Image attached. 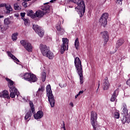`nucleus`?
Listing matches in <instances>:
<instances>
[{
    "mask_svg": "<svg viewBox=\"0 0 130 130\" xmlns=\"http://www.w3.org/2000/svg\"><path fill=\"white\" fill-rule=\"evenodd\" d=\"M69 105H70V106H72V107H74V103H73V102L70 103Z\"/></svg>",
    "mask_w": 130,
    "mask_h": 130,
    "instance_id": "nucleus-46",
    "label": "nucleus"
},
{
    "mask_svg": "<svg viewBox=\"0 0 130 130\" xmlns=\"http://www.w3.org/2000/svg\"><path fill=\"white\" fill-rule=\"evenodd\" d=\"M4 7H5L7 10L6 14H10L11 12H13V8H12V6L10 5L7 6L6 3L0 4V8H4Z\"/></svg>",
    "mask_w": 130,
    "mask_h": 130,
    "instance_id": "nucleus-15",
    "label": "nucleus"
},
{
    "mask_svg": "<svg viewBox=\"0 0 130 130\" xmlns=\"http://www.w3.org/2000/svg\"><path fill=\"white\" fill-rule=\"evenodd\" d=\"M23 2L27 3V2H30L29 0H23Z\"/></svg>",
    "mask_w": 130,
    "mask_h": 130,
    "instance_id": "nucleus-51",
    "label": "nucleus"
},
{
    "mask_svg": "<svg viewBox=\"0 0 130 130\" xmlns=\"http://www.w3.org/2000/svg\"><path fill=\"white\" fill-rule=\"evenodd\" d=\"M49 2L44 3L43 5L41 6V10L43 11L46 15H48L50 13V6L48 5Z\"/></svg>",
    "mask_w": 130,
    "mask_h": 130,
    "instance_id": "nucleus-10",
    "label": "nucleus"
},
{
    "mask_svg": "<svg viewBox=\"0 0 130 130\" xmlns=\"http://www.w3.org/2000/svg\"><path fill=\"white\" fill-rule=\"evenodd\" d=\"M29 2H30V1H31V0H29Z\"/></svg>",
    "mask_w": 130,
    "mask_h": 130,
    "instance_id": "nucleus-56",
    "label": "nucleus"
},
{
    "mask_svg": "<svg viewBox=\"0 0 130 130\" xmlns=\"http://www.w3.org/2000/svg\"><path fill=\"white\" fill-rule=\"evenodd\" d=\"M124 43V40L122 39H120L119 40L117 41V42L116 44V48H119L122 44Z\"/></svg>",
    "mask_w": 130,
    "mask_h": 130,
    "instance_id": "nucleus-25",
    "label": "nucleus"
},
{
    "mask_svg": "<svg viewBox=\"0 0 130 130\" xmlns=\"http://www.w3.org/2000/svg\"><path fill=\"white\" fill-rule=\"evenodd\" d=\"M2 18H4V16H3V15H0V19H2Z\"/></svg>",
    "mask_w": 130,
    "mask_h": 130,
    "instance_id": "nucleus-52",
    "label": "nucleus"
},
{
    "mask_svg": "<svg viewBox=\"0 0 130 130\" xmlns=\"http://www.w3.org/2000/svg\"><path fill=\"white\" fill-rule=\"evenodd\" d=\"M79 96H80L78 94H77L76 96H75V98L77 99L78 98V97H79Z\"/></svg>",
    "mask_w": 130,
    "mask_h": 130,
    "instance_id": "nucleus-50",
    "label": "nucleus"
},
{
    "mask_svg": "<svg viewBox=\"0 0 130 130\" xmlns=\"http://www.w3.org/2000/svg\"><path fill=\"white\" fill-rule=\"evenodd\" d=\"M11 23H12V21H10V18H5L4 19V24L6 26H9Z\"/></svg>",
    "mask_w": 130,
    "mask_h": 130,
    "instance_id": "nucleus-28",
    "label": "nucleus"
},
{
    "mask_svg": "<svg viewBox=\"0 0 130 130\" xmlns=\"http://www.w3.org/2000/svg\"><path fill=\"white\" fill-rule=\"evenodd\" d=\"M29 105H30L32 113H35V109H34V105H33V103H32V102H30Z\"/></svg>",
    "mask_w": 130,
    "mask_h": 130,
    "instance_id": "nucleus-31",
    "label": "nucleus"
},
{
    "mask_svg": "<svg viewBox=\"0 0 130 130\" xmlns=\"http://www.w3.org/2000/svg\"><path fill=\"white\" fill-rule=\"evenodd\" d=\"M126 84L127 86H130V79L126 81Z\"/></svg>",
    "mask_w": 130,
    "mask_h": 130,
    "instance_id": "nucleus-44",
    "label": "nucleus"
},
{
    "mask_svg": "<svg viewBox=\"0 0 130 130\" xmlns=\"http://www.w3.org/2000/svg\"><path fill=\"white\" fill-rule=\"evenodd\" d=\"M25 15H26V13H25V12L20 13V16L21 17V19H22V18H24V17H25Z\"/></svg>",
    "mask_w": 130,
    "mask_h": 130,
    "instance_id": "nucleus-39",
    "label": "nucleus"
},
{
    "mask_svg": "<svg viewBox=\"0 0 130 130\" xmlns=\"http://www.w3.org/2000/svg\"><path fill=\"white\" fill-rule=\"evenodd\" d=\"M32 113H33L31 111L27 112L24 117V119L26 120H27V119H31V116H32Z\"/></svg>",
    "mask_w": 130,
    "mask_h": 130,
    "instance_id": "nucleus-27",
    "label": "nucleus"
},
{
    "mask_svg": "<svg viewBox=\"0 0 130 130\" xmlns=\"http://www.w3.org/2000/svg\"><path fill=\"white\" fill-rule=\"evenodd\" d=\"M7 53L8 56H9L12 59H13V60H14V61H17V62H20V61L19 60V59H18V58H17V57H16V56H15L14 55H13L12 53H11V52L10 51H7Z\"/></svg>",
    "mask_w": 130,
    "mask_h": 130,
    "instance_id": "nucleus-23",
    "label": "nucleus"
},
{
    "mask_svg": "<svg viewBox=\"0 0 130 130\" xmlns=\"http://www.w3.org/2000/svg\"><path fill=\"white\" fill-rule=\"evenodd\" d=\"M9 29V25H4L0 23V31L2 33H4V31H7Z\"/></svg>",
    "mask_w": 130,
    "mask_h": 130,
    "instance_id": "nucleus-24",
    "label": "nucleus"
},
{
    "mask_svg": "<svg viewBox=\"0 0 130 130\" xmlns=\"http://www.w3.org/2000/svg\"><path fill=\"white\" fill-rule=\"evenodd\" d=\"M97 118H98L97 113L92 111L90 115V123L92 125L93 130H96L97 128Z\"/></svg>",
    "mask_w": 130,
    "mask_h": 130,
    "instance_id": "nucleus-6",
    "label": "nucleus"
},
{
    "mask_svg": "<svg viewBox=\"0 0 130 130\" xmlns=\"http://www.w3.org/2000/svg\"><path fill=\"white\" fill-rule=\"evenodd\" d=\"M20 1H21V0H17L18 2H20Z\"/></svg>",
    "mask_w": 130,
    "mask_h": 130,
    "instance_id": "nucleus-54",
    "label": "nucleus"
},
{
    "mask_svg": "<svg viewBox=\"0 0 130 130\" xmlns=\"http://www.w3.org/2000/svg\"><path fill=\"white\" fill-rule=\"evenodd\" d=\"M42 80L43 82H45L46 80V73L45 72H43L42 73Z\"/></svg>",
    "mask_w": 130,
    "mask_h": 130,
    "instance_id": "nucleus-35",
    "label": "nucleus"
},
{
    "mask_svg": "<svg viewBox=\"0 0 130 130\" xmlns=\"http://www.w3.org/2000/svg\"><path fill=\"white\" fill-rule=\"evenodd\" d=\"M19 76L22 78V79L25 80V81L29 82V83H35V82H37V80H38L36 75L30 73H21Z\"/></svg>",
    "mask_w": 130,
    "mask_h": 130,
    "instance_id": "nucleus-3",
    "label": "nucleus"
},
{
    "mask_svg": "<svg viewBox=\"0 0 130 130\" xmlns=\"http://www.w3.org/2000/svg\"><path fill=\"white\" fill-rule=\"evenodd\" d=\"M43 117V112L42 111H39L37 113L34 115V118L35 119H40Z\"/></svg>",
    "mask_w": 130,
    "mask_h": 130,
    "instance_id": "nucleus-20",
    "label": "nucleus"
},
{
    "mask_svg": "<svg viewBox=\"0 0 130 130\" xmlns=\"http://www.w3.org/2000/svg\"><path fill=\"white\" fill-rule=\"evenodd\" d=\"M15 17H17L18 18V17H19V15H15Z\"/></svg>",
    "mask_w": 130,
    "mask_h": 130,
    "instance_id": "nucleus-53",
    "label": "nucleus"
},
{
    "mask_svg": "<svg viewBox=\"0 0 130 130\" xmlns=\"http://www.w3.org/2000/svg\"><path fill=\"white\" fill-rule=\"evenodd\" d=\"M76 2L77 7L75 8V10L78 13L80 17L82 18L85 14V11H86L84 0H76Z\"/></svg>",
    "mask_w": 130,
    "mask_h": 130,
    "instance_id": "nucleus-2",
    "label": "nucleus"
},
{
    "mask_svg": "<svg viewBox=\"0 0 130 130\" xmlns=\"http://www.w3.org/2000/svg\"><path fill=\"white\" fill-rule=\"evenodd\" d=\"M32 29L40 37L42 38L43 36H44V30L42 29L41 26L37 24H34L32 25Z\"/></svg>",
    "mask_w": 130,
    "mask_h": 130,
    "instance_id": "nucleus-8",
    "label": "nucleus"
},
{
    "mask_svg": "<svg viewBox=\"0 0 130 130\" xmlns=\"http://www.w3.org/2000/svg\"><path fill=\"white\" fill-rule=\"evenodd\" d=\"M22 19L24 21V25L25 26H28V25H29V22H30V20H29V19H26L25 18H22Z\"/></svg>",
    "mask_w": 130,
    "mask_h": 130,
    "instance_id": "nucleus-34",
    "label": "nucleus"
},
{
    "mask_svg": "<svg viewBox=\"0 0 130 130\" xmlns=\"http://www.w3.org/2000/svg\"><path fill=\"white\" fill-rule=\"evenodd\" d=\"M20 44L24 46L25 49H33V47H32V45L31 43L28 42V41H25L24 40L20 41Z\"/></svg>",
    "mask_w": 130,
    "mask_h": 130,
    "instance_id": "nucleus-12",
    "label": "nucleus"
},
{
    "mask_svg": "<svg viewBox=\"0 0 130 130\" xmlns=\"http://www.w3.org/2000/svg\"><path fill=\"white\" fill-rule=\"evenodd\" d=\"M103 88L104 90H107L109 88V82L107 77H105L104 79Z\"/></svg>",
    "mask_w": 130,
    "mask_h": 130,
    "instance_id": "nucleus-18",
    "label": "nucleus"
},
{
    "mask_svg": "<svg viewBox=\"0 0 130 130\" xmlns=\"http://www.w3.org/2000/svg\"><path fill=\"white\" fill-rule=\"evenodd\" d=\"M27 51H28V52H31L32 49H27Z\"/></svg>",
    "mask_w": 130,
    "mask_h": 130,
    "instance_id": "nucleus-49",
    "label": "nucleus"
},
{
    "mask_svg": "<svg viewBox=\"0 0 130 130\" xmlns=\"http://www.w3.org/2000/svg\"><path fill=\"white\" fill-rule=\"evenodd\" d=\"M117 95H118V88L116 89L113 93V94L111 98V101L112 102H114V101H115V100L116 99V97H117Z\"/></svg>",
    "mask_w": 130,
    "mask_h": 130,
    "instance_id": "nucleus-21",
    "label": "nucleus"
},
{
    "mask_svg": "<svg viewBox=\"0 0 130 130\" xmlns=\"http://www.w3.org/2000/svg\"><path fill=\"white\" fill-rule=\"evenodd\" d=\"M99 85H98V89H97V90H96V92H98V89H99V87L100 86V82H99V84H98Z\"/></svg>",
    "mask_w": 130,
    "mask_h": 130,
    "instance_id": "nucleus-48",
    "label": "nucleus"
},
{
    "mask_svg": "<svg viewBox=\"0 0 130 130\" xmlns=\"http://www.w3.org/2000/svg\"><path fill=\"white\" fill-rule=\"evenodd\" d=\"M114 117H115V118H117V119L119 118V113H118V112H115L114 113Z\"/></svg>",
    "mask_w": 130,
    "mask_h": 130,
    "instance_id": "nucleus-36",
    "label": "nucleus"
},
{
    "mask_svg": "<svg viewBox=\"0 0 130 130\" xmlns=\"http://www.w3.org/2000/svg\"><path fill=\"white\" fill-rule=\"evenodd\" d=\"M0 97L2 98H5V99H10L9 91L5 90L0 92Z\"/></svg>",
    "mask_w": 130,
    "mask_h": 130,
    "instance_id": "nucleus-17",
    "label": "nucleus"
},
{
    "mask_svg": "<svg viewBox=\"0 0 130 130\" xmlns=\"http://www.w3.org/2000/svg\"><path fill=\"white\" fill-rule=\"evenodd\" d=\"M79 44H80V43L79 42V39L77 38L75 41L74 44V45L76 49H78V47H79Z\"/></svg>",
    "mask_w": 130,
    "mask_h": 130,
    "instance_id": "nucleus-33",
    "label": "nucleus"
},
{
    "mask_svg": "<svg viewBox=\"0 0 130 130\" xmlns=\"http://www.w3.org/2000/svg\"><path fill=\"white\" fill-rule=\"evenodd\" d=\"M44 90H45L44 87L40 86V87L39 88L38 92H43Z\"/></svg>",
    "mask_w": 130,
    "mask_h": 130,
    "instance_id": "nucleus-37",
    "label": "nucleus"
},
{
    "mask_svg": "<svg viewBox=\"0 0 130 130\" xmlns=\"http://www.w3.org/2000/svg\"><path fill=\"white\" fill-rule=\"evenodd\" d=\"M17 36H18V34L17 33H14L12 35V39L13 41H16V40L18 39V37Z\"/></svg>",
    "mask_w": 130,
    "mask_h": 130,
    "instance_id": "nucleus-32",
    "label": "nucleus"
},
{
    "mask_svg": "<svg viewBox=\"0 0 130 130\" xmlns=\"http://www.w3.org/2000/svg\"><path fill=\"white\" fill-rule=\"evenodd\" d=\"M109 17V14L108 13H103L100 19L99 23L103 27H106L107 25V20Z\"/></svg>",
    "mask_w": 130,
    "mask_h": 130,
    "instance_id": "nucleus-7",
    "label": "nucleus"
},
{
    "mask_svg": "<svg viewBox=\"0 0 130 130\" xmlns=\"http://www.w3.org/2000/svg\"><path fill=\"white\" fill-rule=\"evenodd\" d=\"M63 122V125H62L61 128H63V129H66V126L64 125V121H62Z\"/></svg>",
    "mask_w": 130,
    "mask_h": 130,
    "instance_id": "nucleus-43",
    "label": "nucleus"
},
{
    "mask_svg": "<svg viewBox=\"0 0 130 130\" xmlns=\"http://www.w3.org/2000/svg\"><path fill=\"white\" fill-rule=\"evenodd\" d=\"M62 44L60 49H69V39L63 38L62 39Z\"/></svg>",
    "mask_w": 130,
    "mask_h": 130,
    "instance_id": "nucleus-13",
    "label": "nucleus"
},
{
    "mask_svg": "<svg viewBox=\"0 0 130 130\" xmlns=\"http://www.w3.org/2000/svg\"><path fill=\"white\" fill-rule=\"evenodd\" d=\"M34 13V12H33V10H28L26 14L28 17H30L31 19H33V20H34V18H35L34 17V15H35V13Z\"/></svg>",
    "mask_w": 130,
    "mask_h": 130,
    "instance_id": "nucleus-26",
    "label": "nucleus"
},
{
    "mask_svg": "<svg viewBox=\"0 0 130 130\" xmlns=\"http://www.w3.org/2000/svg\"><path fill=\"white\" fill-rule=\"evenodd\" d=\"M115 52H116V50L114 49V50H113V51H110V54H113V53H115Z\"/></svg>",
    "mask_w": 130,
    "mask_h": 130,
    "instance_id": "nucleus-41",
    "label": "nucleus"
},
{
    "mask_svg": "<svg viewBox=\"0 0 130 130\" xmlns=\"http://www.w3.org/2000/svg\"><path fill=\"white\" fill-rule=\"evenodd\" d=\"M63 130H67V129H63Z\"/></svg>",
    "mask_w": 130,
    "mask_h": 130,
    "instance_id": "nucleus-55",
    "label": "nucleus"
},
{
    "mask_svg": "<svg viewBox=\"0 0 130 130\" xmlns=\"http://www.w3.org/2000/svg\"><path fill=\"white\" fill-rule=\"evenodd\" d=\"M103 39L105 41H108L109 40V36L108 35V32L107 31H104L101 32Z\"/></svg>",
    "mask_w": 130,
    "mask_h": 130,
    "instance_id": "nucleus-19",
    "label": "nucleus"
},
{
    "mask_svg": "<svg viewBox=\"0 0 130 130\" xmlns=\"http://www.w3.org/2000/svg\"><path fill=\"white\" fill-rule=\"evenodd\" d=\"M14 8L15 11H20L21 10V6H19V3H16L14 4Z\"/></svg>",
    "mask_w": 130,
    "mask_h": 130,
    "instance_id": "nucleus-29",
    "label": "nucleus"
},
{
    "mask_svg": "<svg viewBox=\"0 0 130 130\" xmlns=\"http://www.w3.org/2000/svg\"><path fill=\"white\" fill-rule=\"evenodd\" d=\"M74 64L76 68V72L80 77V84H83V83H84L83 80V67L82 66V61H81L80 58L74 56Z\"/></svg>",
    "mask_w": 130,
    "mask_h": 130,
    "instance_id": "nucleus-1",
    "label": "nucleus"
},
{
    "mask_svg": "<svg viewBox=\"0 0 130 130\" xmlns=\"http://www.w3.org/2000/svg\"><path fill=\"white\" fill-rule=\"evenodd\" d=\"M41 52L44 56H46L49 59H52L54 57L53 53L49 49H41Z\"/></svg>",
    "mask_w": 130,
    "mask_h": 130,
    "instance_id": "nucleus-9",
    "label": "nucleus"
},
{
    "mask_svg": "<svg viewBox=\"0 0 130 130\" xmlns=\"http://www.w3.org/2000/svg\"><path fill=\"white\" fill-rule=\"evenodd\" d=\"M44 15L46 14L42 11L40 10H37L35 13V15H34L35 21H39L41 18L43 17Z\"/></svg>",
    "mask_w": 130,
    "mask_h": 130,
    "instance_id": "nucleus-11",
    "label": "nucleus"
},
{
    "mask_svg": "<svg viewBox=\"0 0 130 130\" xmlns=\"http://www.w3.org/2000/svg\"><path fill=\"white\" fill-rule=\"evenodd\" d=\"M49 47H47L46 45L41 44L40 45V49H49Z\"/></svg>",
    "mask_w": 130,
    "mask_h": 130,
    "instance_id": "nucleus-30",
    "label": "nucleus"
},
{
    "mask_svg": "<svg viewBox=\"0 0 130 130\" xmlns=\"http://www.w3.org/2000/svg\"><path fill=\"white\" fill-rule=\"evenodd\" d=\"M22 6L24 7V8H27V3L24 1V2L22 3Z\"/></svg>",
    "mask_w": 130,
    "mask_h": 130,
    "instance_id": "nucleus-38",
    "label": "nucleus"
},
{
    "mask_svg": "<svg viewBox=\"0 0 130 130\" xmlns=\"http://www.w3.org/2000/svg\"><path fill=\"white\" fill-rule=\"evenodd\" d=\"M127 109H126V105L124 104L123 105V110L122 112H123L124 114H125L124 116H123V118L122 119V123L123 124H124V123H129L130 122V116L127 113Z\"/></svg>",
    "mask_w": 130,
    "mask_h": 130,
    "instance_id": "nucleus-5",
    "label": "nucleus"
},
{
    "mask_svg": "<svg viewBox=\"0 0 130 130\" xmlns=\"http://www.w3.org/2000/svg\"><path fill=\"white\" fill-rule=\"evenodd\" d=\"M6 80L8 82V87L10 88V89L16 88V87L14 86V81H12L11 79L8 78H6Z\"/></svg>",
    "mask_w": 130,
    "mask_h": 130,
    "instance_id": "nucleus-22",
    "label": "nucleus"
},
{
    "mask_svg": "<svg viewBox=\"0 0 130 130\" xmlns=\"http://www.w3.org/2000/svg\"><path fill=\"white\" fill-rule=\"evenodd\" d=\"M56 29L57 31L60 32V35H63V34L64 33V29H63L62 27H61V21H59L58 22V24L56 26Z\"/></svg>",
    "mask_w": 130,
    "mask_h": 130,
    "instance_id": "nucleus-16",
    "label": "nucleus"
},
{
    "mask_svg": "<svg viewBox=\"0 0 130 130\" xmlns=\"http://www.w3.org/2000/svg\"><path fill=\"white\" fill-rule=\"evenodd\" d=\"M107 42H108V41H105L104 42V46H105V45H106V44H107Z\"/></svg>",
    "mask_w": 130,
    "mask_h": 130,
    "instance_id": "nucleus-45",
    "label": "nucleus"
},
{
    "mask_svg": "<svg viewBox=\"0 0 130 130\" xmlns=\"http://www.w3.org/2000/svg\"><path fill=\"white\" fill-rule=\"evenodd\" d=\"M84 92V91H79V93H78V95H80L81 94H83V93Z\"/></svg>",
    "mask_w": 130,
    "mask_h": 130,
    "instance_id": "nucleus-47",
    "label": "nucleus"
},
{
    "mask_svg": "<svg viewBox=\"0 0 130 130\" xmlns=\"http://www.w3.org/2000/svg\"><path fill=\"white\" fill-rule=\"evenodd\" d=\"M64 51H66L65 49H60V50L59 51V52H60L61 54H63Z\"/></svg>",
    "mask_w": 130,
    "mask_h": 130,
    "instance_id": "nucleus-40",
    "label": "nucleus"
},
{
    "mask_svg": "<svg viewBox=\"0 0 130 130\" xmlns=\"http://www.w3.org/2000/svg\"><path fill=\"white\" fill-rule=\"evenodd\" d=\"M122 1L123 0H117V3L119 4V5H121L122 4Z\"/></svg>",
    "mask_w": 130,
    "mask_h": 130,
    "instance_id": "nucleus-42",
    "label": "nucleus"
},
{
    "mask_svg": "<svg viewBox=\"0 0 130 130\" xmlns=\"http://www.w3.org/2000/svg\"><path fill=\"white\" fill-rule=\"evenodd\" d=\"M46 92L47 97L48 98V101L50 103L51 107H54V105H55V100L54 99L53 94H52V91L51 90V86H50V84L47 86Z\"/></svg>",
    "mask_w": 130,
    "mask_h": 130,
    "instance_id": "nucleus-4",
    "label": "nucleus"
},
{
    "mask_svg": "<svg viewBox=\"0 0 130 130\" xmlns=\"http://www.w3.org/2000/svg\"><path fill=\"white\" fill-rule=\"evenodd\" d=\"M10 96L11 98H15V97H16V95L17 97H19V95L20 94V93L16 88L10 89Z\"/></svg>",
    "mask_w": 130,
    "mask_h": 130,
    "instance_id": "nucleus-14",
    "label": "nucleus"
}]
</instances>
